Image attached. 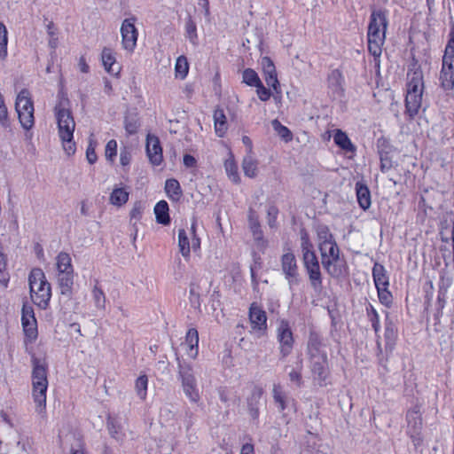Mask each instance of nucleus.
Returning <instances> with one entry per match:
<instances>
[{
	"instance_id": "obj_1",
	"label": "nucleus",
	"mask_w": 454,
	"mask_h": 454,
	"mask_svg": "<svg viewBox=\"0 0 454 454\" xmlns=\"http://www.w3.org/2000/svg\"><path fill=\"white\" fill-rule=\"evenodd\" d=\"M316 233L324 269L333 278L343 276L346 269L341 265L340 251L329 228L324 224L317 225Z\"/></svg>"
},
{
	"instance_id": "obj_46",
	"label": "nucleus",
	"mask_w": 454,
	"mask_h": 454,
	"mask_svg": "<svg viewBox=\"0 0 454 454\" xmlns=\"http://www.w3.org/2000/svg\"><path fill=\"white\" fill-rule=\"evenodd\" d=\"M92 297L97 309H104L106 308V295L98 286H95L92 289Z\"/></svg>"
},
{
	"instance_id": "obj_19",
	"label": "nucleus",
	"mask_w": 454,
	"mask_h": 454,
	"mask_svg": "<svg viewBox=\"0 0 454 454\" xmlns=\"http://www.w3.org/2000/svg\"><path fill=\"white\" fill-rule=\"evenodd\" d=\"M265 82L268 86L278 92L279 82L273 61L269 57H263L261 61Z\"/></svg>"
},
{
	"instance_id": "obj_29",
	"label": "nucleus",
	"mask_w": 454,
	"mask_h": 454,
	"mask_svg": "<svg viewBox=\"0 0 454 454\" xmlns=\"http://www.w3.org/2000/svg\"><path fill=\"white\" fill-rule=\"evenodd\" d=\"M356 192L359 206L364 210L369 208L371 206V193L368 187L358 182L356 184Z\"/></svg>"
},
{
	"instance_id": "obj_54",
	"label": "nucleus",
	"mask_w": 454,
	"mask_h": 454,
	"mask_svg": "<svg viewBox=\"0 0 454 454\" xmlns=\"http://www.w3.org/2000/svg\"><path fill=\"white\" fill-rule=\"evenodd\" d=\"M190 302L192 306L199 309L200 307V296L194 286L190 287Z\"/></svg>"
},
{
	"instance_id": "obj_15",
	"label": "nucleus",
	"mask_w": 454,
	"mask_h": 454,
	"mask_svg": "<svg viewBox=\"0 0 454 454\" xmlns=\"http://www.w3.org/2000/svg\"><path fill=\"white\" fill-rule=\"evenodd\" d=\"M135 18L125 19L121 27V44L129 52H133L137 46L138 32L135 27Z\"/></svg>"
},
{
	"instance_id": "obj_17",
	"label": "nucleus",
	"mask_w": 454,
	"mask_h": 454,
	"mask_svg": "<svg viewBox=\"0 0 454 454\" xmlns=\"http://www.w3.org/2000/svg\"><path fill=\"white\" fill-rule=\"evenodd\" d=\"M21 324L26 336L30 340H35L37 337V322L31 306L23 305Z\"/></svg>"
},
{
	"instance_id": "obj_10",
	"label": "nucleus",
	"mask_w": 454,
	"mask_h": 454,
	"mask_svg": "<svg viewBox=\"0 0 454 454\" xmlns=\"http://www.w3.org/2000/svg\"><path fill=\"white\" fill-rule=\"evenodd\" d=\"M441 86L450 90L454 88V25L450 33V40L445 47L442 66L440 72Z\"/></svg>"
},
{
	"instance_id": "obj_14",
	"label": "nucleus",
	"mask_w": 454,
	"mask_h": 454,
	"mask_svg": "<svg viewBox=\"0 0 454 454\" xmlns=\"http://www.w3.org/2000/svg\"><path fill=\"white\" fill-rule=\"evenodd\" d=\"M250 332L261 338L267 333V315L266 312L256 302L251 303L248 311Z\"/></svg>"
},
{
	"instance_id": "obj_23",
	"label": "nucleus",
	"mask_w": 454,
	"mask_h": 454,
	"mask_svg": "<svg viewBox=\"0 0 454 454\" xmlns=\"http://www.w3.org/2000/svg\"><path fill=\"white\" fill-rule=\"evenodd\" d=\"M262 395V390L261 388L254 387L247 398V411L254 420H257L259 418V404Z\"/></svg>"
},
{
	"instance_id": "obj_42",
	"label": "nucleus",
	"mask_w": 454,
	"mask_h": 454,
	"mask_svg": "<svg viewBox=\"0 0 454 454\" xmlns=\"http://www.w3.org/2000/svg\"><path fill=\"white\" fill-rule=\"evenodd\" d=\"M242 82L250 87H255L262 82L257 73L252 68H247L243 71Z\"/></svg>"
},
{
	"instance_id": "obj_61",
	"label": "nucleus",
	"mask_w": 454,
	"mask_h": 454,
	"mask_svg": "<svg viewBox=\"0 0 454 454\" xmlns=\"http://www.w3.org/2000/svg\"><path fill=\"white\" fill-rule=\"evenodd\" d=\"M78 67H79L80 71H81L82 73H84V74H87V73H89V71H90V67H89V65L86 63V59H85V58H84V57H82V56L79 59Z\"/></svg>"
},
{
	"instance_id": "obj_11",
	"label": "nucleus",
	"mask_w": 454,
	"mask_h": 454,
	"mask_svg": "<svg viewBox=\"0 0 454 454\" xmlns=\"http://www.w3.org/2000/svg\"><path fill=\"white\" fill-rule=\"evenodd\" d=\"M15 110L21 127L26 130H30L35 124L34 103L27 90H22L17 96L15 101Z\"/></svg>"
},
{
	"instance_id": "obj_57",
	"label": "nucleus",
	"mask_w": 454,
	"mask_h": 454,
	"mask_svg": "<svg viewBox=\"0 0 454 454\" xmlns=\"http://www.w3.org/2000/svg\"><path fill=\"white\" fill-rule=\"evenodd\" d=\"M142 207L140 204H135L130 211L131 219L138 220L142 215Z\"/></svg>"
},
{
	"instance_id": "obj_40",
	"label": "nucleus",
	"mask_w": 454,
	"mask_h": 454,
	"mask_svg": "<svg viewBox=\"0 0 454 454\" xmlns=\"http://www.w3.org/2000/svg\"><path fill=\"white\" fill-rule=\"evenodd\" d=\"M148 377L145 374L140 375L135 381V390L141 400H145L147 395Z\"/></svg>"
},
{
	"instance_id": "obj_31",
	"label": "nucleus",
	"mask_w": 454,
	"mask_h": 454,
	"mask_svg": "<svg viewBox=\"0 0 454 454\" xmlns=\"http://www.w3.org/2000/svg\"><path fill=\"white\" fill-rule=\"evenodd\" d=\"M224 169L232 183L239 184L240 182L238 166L231 153L229 154V157L224 161Z\"/></svg>"
},
{
	"instance_id": "obj_39",
	"label": "nucleus",
	"mask_w": 454,
	"mask_h": 454,
	"mask_svg": "<svg viewBox=\"0 0 454 454\" xmlns=\"http://www.w3.org/2000/svg\"><path fill=\"white\" fill-rule=\"evenodd\" d=\"M129 200V192L123 188L114 189L110 195V202L114 206H121Z\"/></svg>"
},
{
	"instance_id": "obj_41",
	"label": "nucleus",
	"mask_w": 454,
	"mask_h": 454,
	"mask_svg": "<svg viewBox=\"0 0 454 454\" xmlns=\"http://www.w3.org/2000/svg\"><path fill=\"white\" fill-rule=\"evenodd\" d=\"M8 31L5 25L0 22V59L4 60L7 58L8 51Z\"/></svg>"
},
{
	"instance_id": "obj_34",
	"label": "nucleus",
	"mask_w": 454,
	"mask_h": 454,
	"mask_svg": "<svg viewBox=\"0 0 454 454\" xmlns=\"http://www.w3.org/2000/svg\"><path fill=\"white\" fill-rule=\"evenodd\" d=\"M303 369V363L301 358H298L294 367L288 372V377L291 382L294 383L297 387L302 386L301 372Z\"/></svg>"
},
{
	"instance_id": "obj_36",
	"label": "nucleus",
	"mask_w": 454,
	"mask_h": 454,
	"mask_svg": "<svg viewBox=\"0 0 454 454\" xmlns=\"http://www.w3.org/2000/svg\"><path fill=\"white\" fill-rule=\"evenodd\" d=\"M10 281V274L7 271L6 254L0 251V285L6 289Z\"/></svg>"
},
{
	"instance_id": "obj_9",
	"label": "nucleus",
	"mask_w": 454,
	"mask_h": 454,
	"mask_svg": "<svg viewBox=\"0 0 454 454\" xmlns=\"http://www.w3.org/2000/svg\"><path fill=\"white\" fill-rule=\"evenodd\" d=\"M178 380L184 395L191 403H198L201 399L193 365L184 359L176 358Z\"/></svg>"
},
{
	"instance_id": "obj_7",
	"label": "nucleus",
	"mask_w": 454,
	"mask_h": 454,
	"mask_svg": "<svg viewBox=\"0 0 454 454\" xmlns=\"http://www.w3.org/2000/svg\"><path fill=\"white\" fill-rule=\"evenodd\" d=\"M28 284L33 302L40 309H45L51 297V287L44 272L39 268L33 269L28 276Z\"/></svg>"
},
{
	"instance_id": "obj_52",
	"label": "nucleus",
	"mask_w": 454,
	"mask_h": 454,
	"mask_svg": "<svg viewBox=\"0 0 454 454\" xmlns=\"http://www.w3.org/2000/svg\"><path fill=\"white\" fill-rule=\"evenodd\" d=\"M254 88H256V94L262 101H267L270 98L271 92L269 89L264 87L262 82H261V84H258Z\"/></svg>"
},
{
	"instance_id": "obj_8",
	"label": "nucleus",
	"mask_w": 454,
	"mask_h": 454,
	"mask_svg": "<svg viewBox=\"0 0 454 454\" xmlns=\"http://www.w3.org/2000/svg\"><path fill=\"white\" fill-rule=\"evenodd\" d=\"M48 388L47 367L39 359L33 360L32 396L36 411L42 413L46 407V393Z\"/></svg>"
},
{
	"instance_id": "obj_12",
	"label": "nucleus",
	"mask_w": 454,
	"mask_h": 454,
	"mask_svg": "<svg viewBox=\"0 0 454 454\" xmlns=\"http://www.w3.org/2000/svg\"><path fill=\"white\" fill-rule=\"evenodd\" d=\"M407 434L411 439L415 447L419 446L423 442L422 428L423 420L421 407L415 404L406 413Z\"/></svg>"
},
{
	"instance_id": "obj_5",
	"label": "nucleus",
	"mask_w": 454,
	"mask_h": 454,
	"mask_svg": "<svg viewBox=\"0 0 454 454\" xmlns=\"http://www.w3.org/2000/svg\"><path fill=\"white\" fill-rule=\"evenodd\" d=\"M300 240L302 262L308 273L310 286L315 292H321L323 285L319 262L309 233L304 229H301L300 231Z\"/></svg>"
},
{
	"instance_id": "obj_20",
	"label": "nucleus",
	"mask_w": 454,
	"mask_h": 454,
	"mask_svg": "<svg viewBox=\"0 0 454 454\" xmlns=\"http://www.w3.org/2000/svg\"><path fill=\"white\" fill-rule=\"evenodd\" d=\"M184 344L187 356L196 359L199 355V333L195 328H190L187 331Z\"/></svg>"
},
{
	"instance_id": "obj_32",
	"label": "nucleus",
	"mask_w": 454,
	"mask_h": 454,
	"mask_svg": "<svg viewBox=\"0 0 454 454\" xmlns=\"http://www.w3.org/2000/svg\"><path fill=\"white\" fill-rule=\"evenodd\" d=\"M165 192L168 197L172 200H178L182 195L180 184L174 178L166 180Z\"/></svg>"
},
{
	"instance_id": "obj_50",
	"label": "nucleus",
	"mask_w": 454,
	"mask_h": 454,
	"mask_svg": "<svg viewBox=\"0 0 454 454\" xmlns=\"http://www.w3.org/2000/svg\"><path fill=\"white\" fill-rule=\"evenodd\" d=\"M106 158L110 161H114L117 154V142L114 139H111L106 145Z\"/></svg>"
},
{
	"instance_id": "obj_37",
	"label": "nucleus",
	"mask_w": 454,
	"mask_h": 454,
	"mask_svg": "<svg viewBox=\"0 0 454 454\" xmlns=\"http://www.w3.org/2000/svg\"><path fill=\"white\" fill-rule=\"evenodd\" d=\"M184 28L186 38L192 45L196 46L198 44L197 26L191 17L186 20Z\"/></svg>"
},
{
	"instance_id": "obj_44",
	"label": "nucleus",
	"mask_w": 454,
	"mask_h": 454,
	"mask_svg": "<svg viewBox=\"0 0 454 454\" xmlns=\"http://www.w3.org/2000/svg\"><path fill=\"white\" fill-rule=\"evenodd\" d=\"M342 74L338 69L333 70L328 76V84L334 91L341 90Z\"/></svg>"
},
{
	"instance_id": "obj_33",
	"label": "nucleus",
	"mask_w": 454,
	"mask_h": 454,
	"mask_svg": "<svg viewBox=\"0 0 454 454\" xmlns=\"http://www.w3.org/2000/svg\"><path fill=\"white\" fill-rule=\"evenodd\" d=\"M258 161L251 155L247 154L244 157L242 161V168L244 174L247 177H255L257 176Z\"/></svg>"
},
{
	"instance_id": "obj_13",
	"label": "nucleus",
	"mask_w": 454,
	"mask_h": 454,
	"mask_svg": "<svg viewBox=\"0 0 454 454\" xmlns=\"http://www.w3.org/2000/svg\"><path fill=\"white\" fill-rule=\"evenodd\" d=\"M276 338L279 344V353L283 358L290 355L294 348V338L287 320H280L276 329Z\"/></svg>"
},
{
	"instance_id": "obj_53",
	"label": "nucleus",
	"mask_w": 454,
	"mask_h": 454,
	"mask_svg": "<svg viewBox=\"0 0 454 454\" xmlns=\"http://www.w3.org/2000/svg\"><path fill=\"white\" fill-rule=\"evenodd\" d=\"M131 153L129 148L123 147L120 153V162L121 166H129L131 161Z\"/></svg>"
},
{
	"instance_id": "obj_43",
	"label": "nucleus",
	"mask_w": 454,
	"mask_h": 454,
	"mask_svg": "<svg viewBox=\"0 0 454 454\" xmlns=\"http://www.w3.org/2000/svg\"><path fill=\"white\" fill-rule=\"evenodd\" d=\"M178 247L180 253L184 257H188L190 255V242L186 231L184 229H181L178 231Z\"/></svg>"
},
{
	"instance_id": "obj_22",
	"label": "nucleus",
	"mask_w": 454,
	"mask_h": 454,
	"mask_svg": "<svg viewBox=\"0 0 454 454\" xmlns=\"http://www.w3.org/2000/svg\"><path fill=\"white\" fill-rule=\"evenodd\" d=\"M102 64L105 70L113 75H118L121 67L116 64V59L113 51L109 48H104L101 53Z\"/></svg>"
},
{
	"instance_id": "obj_59",
	"label": "nucleus",
	"mask_w": 454,
	"mask_h": 454,
	"mask_svg": "<svg viewBox=\"0 0 454 454\" xmlns=\"http://www.w3.org/2000/svg\"><path fill=\"white\" fill-rule=\"evenodd\" d=\"M184 165L186 168H193L196 166V159L190 154H185L183 159Z\"/></svg>"
},
{
	"instance_id": "obj_45",
	"label": "nucleus",
	"mask_w": 454,
	"mask_h": 454,
	"mask_svg": "<svg viewBox=\"0 0 454 454\" xmlns=\"http://www.w3.org/2000/svg\"><path fill=\"white\" fill-rule=\"evenodd\" d=\"M366 313L369 317V320L372 323V326L375 333L378 334V333L380 332V317H379L377 310L372 304H369L366 307Z\"/></svg>"
},
{
	"instance_id": "obj_38",
	"label": "nucleus",
	"mask_w": 454,
	"mask_h": 454,
	"mask_svg": "<svg viewBox=\"0 0 454 454\" xmlns=\"http://www.w3.org/2000/svg\"><path fill=\"white\" fill-rule=\"evenodd\" d=\"M271 125L275 132L285 142H290L293 139V134L290 129L284 126L278 120L275 119L271 121Z\"/></svg>"
},
{
	"instance_id": "obj_18",
	"label": "nucleus",
	"mask_w": 454,
	"mask_h": 454,
	"mask_svg": "<svg viewBox=\"0 0 454 454\" xmlns=\"http://www.w3.org/2000/svg\"><path fill=\"white\" fill-rule=\"evenodd\" d=\"M146 153L153 166H159L163 160L162 148L159 138L155 135L148 134L146 137Z\"/></svg>"
},
{
	"instance_id": "obj_49",
	"label": "nucleus",
	"mask_w": 454,
	"mask_h": 454,
	"mask_svg": "<svg viewBox=\"0 0 454 454\" xmlns=\"http://www.w3.org/2000/svg\"><path fill=\"white\" fill-rule=\"evenodd\" d=\"M384 336L386 339V348L388 349L389 351H392L396 338L395 332L392 327L386 326Z\"/></svg>"
},
{
	"instance_id": "obj_63",
	"label": "nucleus",
	"mask_w": 454,
	"mask_h": 454,
	"mask_svg": "<svg viewBox=\"0 0 454 454\" xmlns=\"http://www.w3.org/2000/svg\"><path fill=\"white\" fill-rule=\"evenodd\" d=\"M106 424H107L108 431L112 435H114V434L117 433V430H116V427L114 425V421L110 416H108V418H107Z\"/></svg>"
},
{
	"instance_id": "obj_62",
	"label": "nucleus",
	"mask_w": 454,
	"mask_h": 454,
	"mask_svg": "<svg viewBox=\"0 0 454 454\" xmlns=\"http://www.w3.org/2000/svg\"><path fill=\"white\" fill-rule=\"evenodd\" d=\"M240 454H254V445L246 443L241 447Z\"/></svg>"
},
{
	"instance_id": "obj_35",
	"label": "nucleus",
	"mask_w": 454,
	"mask_h": 454,
	"mask_svg": "<svg viewBox=\"0 0 454 454\" xmlns=\"http://www.w3.org/2000/svg\"><path fill=\"white\" fill-rule=\"evenodd\" d=\"M189 71V64L185 56H179L175 64V75L181 80L187 76Z\"/></svg>"
},
{
	"instance_id": "obj_58",
	"label": "nucleus",
	"mask_w": 454,
	"mask_h": 454,
	"mask_svg": "<svg viewBox=\"0 0 454 454\" xmlns=\"http://www.w3.org/2000/svg\"><path fill=\"white\" fill-rule=\"evenodd\" d=\"M392 167V162L387 156L380 157V169L382 172L389 170Z\"/></svg>"
},
{
	"instance_id": "obj_28",
	"label": "nucleus",
	"mask_w": 454,
	"mask_h": 454,
	"mask_svg": "<svg viewBox=\"0 0 454 454\" xmlns=\"http://www.w3.org/2000/svg\"><path fill=\"white\" fill-rule=\"evenodd\" d=\"M334 143L347 153H354L356 146L353 145L348 135L341 129H336L333 135Z\"/></svg>"
},
{
	"instance_id": "obj_60",
	"label": "nucleus",
	"mask_w": 454,
	"mask_h": 454,
	"mask_svg": "<svg viewBox=\"0 0 454 454\" xmlns=\"http://www.w3.org/2000/svg\"><path fill=\"white\" fill-rule=\"evenodd\" d=\"M192 234H193V238L192 239V247L194 250H196V249L200 248V239L195 234V223H193L192 224Z\"/></svg>"
},
{
	"instance_id": "obj_47",
	"label": "nucleus",
	"mask_w": 454,
	"mask_h": 454,
	"mask_svg": "<svg viewBox=\"0 0 454 454\" xmlns=\"http://www.w3.org/2000/svg\"><path fill=\"white\" fill-rule=\"evenodd\" d=\"M273 394V399L275 403L278 405V409L280 411H283L286 405V397L282 391V388L279 385H274L272 389Z\"/></svg>"
},
{
	"instance_id": "obj_6",
	"label": "nucleus",
	"mask_w": 454,
	"mask_h": 454,
	"mask_svg": "<svg viewBox=\"0 0 454 454\" xmlns=\"http://www.w3.org/2000/svg\"><path fill=\"white\" fill-rule=\"evenodd\" d=\"M307 348L313 380L317 385L324 386L329 375L328 359L317 335L309 336Z\"/></svg>"
},
{
	"instance_id": "obj_21",
	"label": "nucleus",
	"mask_w": 454,
	"mask_h": 454,
	"mask_svg": "<svg viewBox=\"0 0 454 454\" xmlns=\"http://www.w3.org/2000/svg\"><path fill=\"white\" fill-rule=\"evenodd\" d=\"M57 282L60 294L70 298L73 294L74 271L57 273Z\"/></svg>"
},
{
	"instance_id": "obj_48",
	"label": "nucleus",
	"mask_w": 454,
	"mask_h": 454,
	"mask_svg": "<svg viewBox=\"0 0 454 454\" xmlns=\"http://www.w3.org/2000/svg\"><path fill=\"white\" fill-rule=\"evenodd\" d=\"M389 286L377 287L380 301L386 307H389L392 303V294L388 291Z\"/></svg>"
},
{
	"instance_id": "obj_25",
	"label": "nucleus",
	"mask_w": 454,
	"mask_h": 454,
	"mask_svg": "<svg viewBox=\"0 0 454 454\" xmlns=\"http://www.w3.org/2000/svg\"><path fill=\"white\" fill-rule=\"evenodd\" d=\"M214 125L215 134L223 137L227 131L228 125L226 116L223 109L217 108L214 111Z\"/></svg>"
},
{
	"instance_id": "obj_55",
	"label": "nucleus",
	"mask_w": 454,
	"mask_h": 454,
	"mask_svg": "<svg viewBox=\"0 0 454 454\" xmlns=\"http://www.w3.org/2000/svg\"><path fill=\"white\" fill-rule=\"evenodd\" d=\"M8 120V111L4 105V99L0 100V122L5 125Z\"/></svg>"
},
{
	"instance_id": "obj_24",
	"label": "nucleus",
	"mask_w": 454,
	"mask_h": 454,
	"mask_svg": "<svg viewBox=\"0 0 454 454\" xmlns=\"http://www.w3.org/2000/svg\"><path fill=\"white\" fill-rule=\"evenodd\" d=\"M55 266L57 273L72 272L74 267L72 264V258L67 252H60L55 258Z\"/></svg>"
},
{
	"instance_id": "obj_27",
	"label": "nucleus",
	"mask_w": 454,
	"mask_h": 454,
	"mask_svg": "<svg viewBox=\"0 0 454 454\" xmlns=\"http://www.w3.org/2000/svg\"><path fill=\"white\" fill-rule=\"evenodd\" d=\"M249 228L253 233L254 240L258 243V246L262 247H265V240L262 239V232L261 231L260 223L257 216L253 211L249 212L248 215Z\"/></svg>"
},
{
	"instance_id": "obj_3",
	"label": "nucleus",
	"mask_w": 454,
	"mask_h": 454,
	"mask_svg": "<svg viewBox=\"0 0 454 454\" xmlns=\"http://www.w3.org/2000/svg\"><path fill=\"white\" fill-rule=\"evenodd\" d=\"M406 86V114L411 119H413L419 114L421 107L424 91L423 71L417 61H413L409 66Z\"/></svg>"
},
{
	"instance_id": "obj_4",
	"label": "nucleus",
	"mask_w": 454,
	"mask_h": 454,
	"mask_svg": "<svg viewBox=\"0 0 454 454\" xmlns=\"http://www.w3.org/2000/svg\"><path fill=\"white\" fill-rule=\"evenodd\" d=\"M387 16L388 12L385 9H374L370 16L367 31L368 50L374 57H380L382 53L388 26Z\"/></svg>"
},
{
	"instance_id": "obj_56",
	"label": "nucleus",
	"mask_w": 454,
	"mask_h": 454,
	"mask_svg": "<svg viewBox=\"0 0 454 454\" xmlns=\"http://www.w3.org/2000/svg\"><path fill=\"white\" fill-rule=\"evenodd\" d=\"M86 158L90 164H93L97 161V154L91 145H90L86 150Z\"/></svg>"
},
{
	"instance_id": "obj_64",
	"label": "nucleus",
	"mask_w": 454,
	"mask_h": 454,
	"mask_svg": "<svg viewBox=\"0 0 454 454\" xmlns=\"http://www.w3.org/2000/svg\"><path fill=\"white\" fill-rule=\"evenodd\" d=\"M125 129L129 134H135L137 130V126L136 123L126 121Z\"/></svg>"
},
{
	"instance_id": "obj_2",
	"label": "nucleus",
	"mask_w": 454,
	"mask_h": 454,
	"mask_svg": "<svg viewBox=\"0 0 454 454\" xmlns=\"http://www.w3.org/2000/svg\"><path fill=\"white\" fill-rule=\"evenodd\" d=\"M54 114L58 124V135L67 155L74 154L76 146L74 142L75 121L69 107L67 98H61L54 107Z\"/></svg>"
},
{
	"instance_id": "obj_30",
	"label": "nucleus",
	"mask_w": 454,
	"mask_h": 454,
	"mask_svg": "<svg viewBox=\"0 0 454 454\" xmlns=\"http://www.w3.org/2000/svg\"><path fill=\"white\" fill-rule=\"evenodd\" d=\"M154 214L157 223L163 225L169 223L168 205L165 200H160L155 205Z\"/></svg>"
},
{
	"instance_id": "obj_51",
	"label": "nucleus",
	"mask_w": 454,
	"mask_h": 454,
	"mask_svg": "<svg viewBox=\"0 0 454 454\" xmlns=\"http://www.w3.org/2000/svg\"><path fill=\"white\" fill-rule=\"evenodd\" d=\"M268 215V224L270 228H275L277 223V218L278 215V209L275 206H270L267 211Z\"/></svg>"
},
{
	"instance_id": "obj_26",
	"label": "nucleus",
	"mask_w": 454,
	"mask_h": 454,
	"mask_svg": "<svg viewBox=\"0 0 454 454\" xmlns=\"http://www.w3.org/2000/svg\"><path fill=\"white\" fill-rule=\"evenodd\" d=\"M372 278L375 284L376 288L385 286H389V279L387 274V270L385 267L379 263L375 262L372 268Z\"/></svg>"
},
{
	"instance_id": "obj_16",
	"label": "nucleus",
	"mask_w": 454,
	"mask_h": 454,
	"mask_svg": "<svg viewBox=\"0 0 454 454\" xmlns=\"http://www.w3.org/2000/svg\"><path fill=\"white\" fill-rule=\"evenodd\" d=\"M281 269L290 287L299 283L298 266L295 255L287 252L281 257Z\"/></svg>"
}]
</instances>
